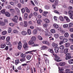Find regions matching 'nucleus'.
Segmentation results:
<instances>
[{"mask_svg": "<svg viewBox=\"0 0 73 73\" xmlns=\"http://www.w3.org/2000/svg\"><path fill=\"white\" fill-rule=\"evenodd\" d=\"M33 33L34 35H36V34L37 33V30H34L33 31Z\"/></svg>", "mask_w": 73, "mask_h": 73, "instance_id": "obj_25", "label": "nucleus"}, {"mask_svg": "<svg viewBox=\"0 0 73 73\" xmlns=\"http://www.w3.org/2000/svg\"><path fill=\"white\" fill-rule=\"evenodd\" d=\"M68 9H73V7L72 6H69L68 8Z\"/></svg>", "mask_w": 73, "mask_h": 73, "instance_id": "obj_63", "label": "nucleus"}, {"mask_svg": "<svg viewBox=\"0 0 73 73\" xmlns=\"http://www.w3.org/2000/svg\"><path fill=\"white\" fill-rule=\"evenodd\" d=\"M59 38L60 40H63V39H64V36H60Z\"/></svg>", "mask_w": 73, "mask_h": 73, "instance_id": "obj_48", "label": "nucleus"}, {"mask_svg": "<svg viewBox=\"0 0 73 73\" xmlns=\"http://www.w3.org/2000/svg\"><path fill=\"white\" fill-rule=\"evenodd\" d=\"M24 22V25H23V26L25 27H28V23H27V21H23Z\"/></svg>", "mask_w": 73, "mask_h": 73, "instance_id": "obj_5", "label": "nucleus"}, {"mask_svg": "<svg viewBox=\"0 0 73 73\" xmlns=\"http://www.w3.org/2000/svg\"><path fill=\"white\" fill-rule=\"evenodd\" d=\"M21 57H22V58H25V57H26V54H24L23 53H22L21 54Z\"/></svg>", "mask_w": 73, "mask_h": 73, "instance_id": "obj_26", "label": "nucleus"}, {"mask_svg": "<svg viewBox=\"0 0 73 73\" xmlns=\"http://www.w3.org/2000/svg\"><path fill=\"white\" fill-rule=\"evenodd\" d=\"M50 31L51 33H54L55 32H56V31H55V30L54 29H51L50 30Z\"/></svg>", "mask_w": 73, "mask_h": 73, "instance_id": "obj_30", "label": "nucleus"}, {"mask_svg": "<svg viewBox=\"0 0 73 73\" xmlns=\"http://www.w3.org/2000/svg\"><path fill=\"white\" fill-rule=\"evenodd\" d=\"M63 39V42H66L68 41V39L66 38H64Z\"/></svg>", "mask_w": 73, "mask_h": 73, "instance_id": "obj_47", "label": "nucleus"}, {"mask_svg": "<svg viewBox=\"0 0 73 73\" xmlns=\"http://www.w3.org/2000/svg\"><path fill=\"white\" fill-rule=\"evenodd\" d=\"M27 17H28V14L27 13H25L24 15V19L25 20H27Z\"/></svg>", "mask_w": 73, "mask_h": 73, "instance_id": "obj_11", "label": "nucleus"}, {"mask_svg": "<svg viewBox=\"0 0 73 73\" xmlns=\"http://www.w3.org/2000/svg\"><path fill=\"white\" fill-rule=\"evenodd\" d=\"M41 22H42V21L40 19H39L37 20V23L38 24L40 25L41 23Z\"/></svg>", "mask_w": 73, "mask_h": 73, "instance_id": "obj_28", "label": "nucleus"}, {"mask_svg": "<svg viewBox=\"0 0 73 73\" xmlns=\"http://www.w3.org/2000/svg\"><path fill=\"white\" fill-rule=\"evenodd\" d=\"M42 43L44 44L49 45V42L47 41H43L42 42Z\"/></svg>", "mask_w": 73, "mask_h": 73, "instance_id": "obj_12", "label": "nucleus"}, {"mask_svg": "<svg viewBox=\"0 0 73 73\" xmlns=\"http://www.w3.org/2000/svg\"><path fill=\"white\" fill-rule=\"evenodd\" d=\"M54 1V5H52V7L53 9H56V5H58V0H55Z\"/></svg>", "mask_w": 73, "mask_h": 73, "instance_id": "obj_1", "label": "nucleus"}, {"mask_svg": "<svg viewBox=\"0 0 73 73\" xmlns=\"http://www.w3.org/2000/svg\"><path fill=\"white\" fill-rule=\"evenodd\" d=\"M27 58L28 60H29L30 59H31V55H28L27 56Z\"/></svg>", "mask_w": 73, "mask_h": 73, "instance_id": "obj_32", "label": "nucleus"}, {"mask_svg": "<svg viewBox=\"0 0 73 73\" xmlns=\"http://www.w3.org/2000/svg\"><path fill=\"white\" fill-rule=\"evenodd\" d=\"M33 14L34 16H37V12H34L33 13Z\"/></svg>", "mask_w": 73, "mask_h": 73, "instance_id": "obj_55", "label": "nucleus"}, {"mask_svg": "<svg viewBox=\"0 0 73 73\" xmlns=\"http://www.w3.org/2000/svg\"><path fill=\"white\" fill-rule=\"evenodd\" d=\"M12 31V29L11 28H9L8 30V33H11V32Z\"/></svg>", "mask_w": 73, "mask_h": 73, "instance_id": "obj_51", "label": "nucleus"}, {"mask_svg": "<svg viewBox=\"0 0 73 73\" xmlns=\"http://www.w3.org/2000/svg\"><path fill=\"white\" fill-rule=\"evenodd\" d=\"M62 44H63V41L61 40L60 41L59 43V45H62Z\"/></svg>", "mask_w": 73, "mask_h": 73, "instance_id": "obj_61", "label": "nucleus"}, {"mask_svg": "<svg viewBox=\"0 0 73 73\" xmlns=\"http://www.w3.org/2000/svg\"><path fill=\"white\" fill-rule=\"evenodd\" d=\"M64 36H65V37H68L69 36V34L67 33H65L64 35Z\"/></svg>", "mask_w": 73, "mask_h": 73, "instance_id": "obj_39", "label": "nucleus"}, {"mask_svg": "<svg viewBox=\"0 0 73 73\" xmlns=\"http://www.w3.org/2000/svg\"><path fill=\"white\" fill-rule=\"evenodd\" d=\"M59 65L60 66H64L65 65V63L64 62H60L59 63Z\"/></svg>", "mask_w": 73, "mask_h": 73, "instance_id": "obj_14", "label": "nucleus"}, {"mask_svg": "<svg viewBox=\"0 0 73 73\" xmlns=\"http://www.w3.org/2000/svg\"><path fill=\"white\" fill-rule=\"evenodd\" d=\"M34 44V42L31 40L29 42V45H32V44Z\"/></svg>", "mask_w": 73, "mask_h": 73, "instance_id": "obj_18", "label": "nucleus"}, {"mask_svg": "<svg viewBox=\"0 0 73 73\" xmlns=\"http://www.w3.org/2000/svg\"><path fill=\"white\" fill-rule=\"evenodd\" d=\"M52 46H53V47H54V48H56L57 47V46H58V45L57 44H56V43H52Z\"/></svg>", "mask_w": 73, "mask_h": 73, "instance_id": "obj_16", "label": "nucleus"}, {"mask_svg": "<svg viewBox=\"0 0 73 73\" xmlns=\"http://www.w3.org/2000/svg\"><path fill=\"white\" fill-rule=\"evenodd\" d=\"M6 40L7 41H10V37L9 36H7Z\"/></svg>", "mask_w": 73, "mask_h": 73, "instance_id": "obj_35", "label": "nucleus"}, {"mask_svg": "<svg viewBox=\"0 0 73 73\" xmlns=\"http://www.w3.org/2000/svg\"><path fill=\"white\" fill-rule=\"evenodd\" d=\"M60 48L61 50H64V46L62 45H61L60 46Z\"/></svg>", "mask_w": 73, "mask_h": 73, "instance_id": "obj_37", "label": "nucleus"}, {"mask_svg": "<svg viewBox=\"0 0 73 73\" xmlns=\"http://www.w3.org/2000/svg\"><path fill=\"white\" fill-rule=\"evenodd\" d=\"M68 13L69 16L73 15V11L72 10L69 11H68Z\"/></svg>", "mask_w": 73, "mask_h": 73, "instance_id": "obj_4", "label": "nucleus"}, {"mask_svg": "<svg viewBox=\"0 0 73 73\" xmlns=\"http://www.w3.org/2000/svg\"><path fill=\"white\" fill-rule=\"evenodd\" d=\"M44 22L46 23H49L50 22L49 20L47 19H44Z\"/></svg>", "mask_w": 73, "mask_h": 73, "instance_id": "obj_22", "label": "nucleus"}, {"mask_svg": "<svg viewBox=\"0 0 73 73\" xmlns=\"http://www.w3.org/2000/svg\"><path fill=\"white\" fill-rule=\"evenodd\" d=\"M54 36L56 38H57L58 37H59V35H58L57 34H55L54 35Z\"/></svg>", "mask_w": 73, "mask_h": 73, "instance_id": "obj_40", "label": "nucleus"}, {"mask_svg": "<svg viewBox=\"0 0 73 73\" xmlns=\"http://www.w3.org/2000/svg\"><path fill=\"white\" fill-rule=\"evenodd\" d=\"M22 35H23V36H25L27 35V32L25 31H23L21 32Z\"/></svg>", "mask_w": 73, "mask_h": 73, "instance_id": "obj_8", "label": "nucleus"}, {"mask_svg": "<svg viewBox=\"0 0 73 73\" xmlns=\"http://www.w3.org/2000/svg\"><path fill=\"white\" fill-rule=\"evenodd\" d=\"M60 58L57 55L55 57V60L57 62H58V60H59Z\"/></svg>", "mask_w": 73, "mask_h": 73, "instance_id": "obj_10", "label": "nucleus"}, {"mask_svg": "<svg viewBox=\"0 0 73 73\" xmlns=\"http://www.w3.org/2000/svg\"><path fill=\"white\" fill-rule=\"evenodd\" d=\"M66 57L65 58L66 60H69L72 58V56H71V55L69 53H68L66 54Z\"/></svg>", "mask_w": 73, "mask_h": 73, "instance_id": "obj_2", "label": "nucleus"}, {"mask_svg": "<svg viewBox=\"0 0 73 73\" xmlns=\"http://www.w3.org/2000/svg\"><path fill=\"white\" fill-rule=\"evenodd\" d=\"M23 48L25 50L28 49V43H25L24 44Z\"/></svg>", "mask_w": 73, "mask_h": 73, "instance_id": "obj_3", "label": "nucleus"}, {"mask_svg": "<svg viewBox=\"0 0 73 73\" xmlns=\"http://www.w3.org/2000/svg\"><path fill=\"white\" fill-rule=\"evenodd\" d=\"M68 62L69 64H73V59H69L68 60Z\"/></svg>", "mask_w": 73, "mask_h": 73, "instance_id": "obj_7", "label": "nucleus"}, {"mask_svg": "<svg viewBox=\"0 0 73 73\" xmlns=\"http://www.w3.org/2000/svg\"><path fill=\"white\" fill-rule=\"evenodd\" d=\"M5 24L4 22H3V21H0V25L2 26L5 25Z\"/></svg>", "mask_w": 73, "mask_h": 73, "instance_id": "obj_21", "label": "nucleus"}, {"mask_svg": "<svg viewBox=\"0 0 73 73\" xmlns=\"http://www.w3.org/2000/svg\"><path fill=\"white\" fill-rule=\"evenodd\" d=\"M5 15L7 17H10V14L8 12H6L5 13Z\"/></svg>", "mask_w": 73, "mask_h": 73, "instance_id": "obj_13", "label": "nucleus"}, {"mask_svg": "<svg viewBox=\"0 0 73 73\" xmlns=\"http://www.w3.org/2000/svg\"><path fill=\"white\" fill-rule=\"evenodd\" d=\"M1 47L2 48H4L5 47V44H2L1 45Z\"/></svg>", "mask_w": 73, "mask_h": 73, "instance_id": "obj_38", "label": "nucleus"}, {"mask_svg": "<svg viewBox=\"0 0 73 73\" xmlns=\"http://www.w3.org/2000/svg\"><path fill=\"white\" fill-rule=\"evenodd\" d=\"M48 13V12L47 11H44L43 14V16H45Z\"/></svg>", "mask_w": 73, "mask_h": 73, "instance_id": "obj_41", "label": "nucleus"}, {"mask_svg": "<svg viewBox=\"0 0 73 73\" xmlns=\"http://www.w3.org/2000/svg\"><path fill=\"white\" fill-rule=\"evenodd\" d=\"M13 32L15 33H18V31H17V30H14L13 31Z\"/></svg>", "mask_w": 73, "mask_h": 73, "instance_id": "obj_62", "label": "nucleus"}, {"mask_svg": "<svg viewBox=\"0 0 73 73\" xmlns=\"http://www.w3.org/2000/svg\"><path fill=\"white\" fill-rule=\"evenodd\" d=\"M27 32L29 35H31V30L30 29H28L27 30Z\"/></svg>", "mask_w": 73, "mask_h": 73, "instance_id": "obj_44", "label": "nucleus"}, {"mask_svg": "<svg viewBox=\"0 0 73 73\" xmlns=\"http://www.w3.org/2000/svg\"><path fill=\"white\" fill-rule=\"evenodd\" d=\"M68 52V48H66L64 50V53L65 54H66Z\"/></svg>", "mask_w": 73, "mask_h": 73, "instance_id": "obj_19", "label": "nucleus"}, {"mask_svg": "<svg viewBox=\"0 0 73 73\" xmlns=\"http://www.w3.org/2000/svg\"><path fill=\"white\" fill-rule=\"evenodd\" d=\"M6 44L7 45H10V44H11V42H9V41H7L6 42Z\"/></svg>", "mask_w": 73, "mask_h": 73, "instance_id": "obj_57", "label": "nucleus"}, {"mask_svg": "<svg viewBox=\"0 0 73 73\" xmlns=\"http://www.w3.org/2000/svg\"><path fill=\"white\" fill-rule=\"evenodd\" d=\"M19 62H20L19 61V60L18 59L15 60V64L16 65H17V64H18Z\"/></svg>", "mask_w": 73, "mask_h": 73, "instance_id": "obj_31", "label": "nucleus"}, {"mask_svg": "<svg viewBox=\"0 0 73 73\" xmlns=\"http://www.w3.org/2000/svg\"><path fill=\"white\" fill-rule=\"evenodd\" d=\"M17 6L19 8H21V4L20 3H19L18 4Z\"/></svg>", "mask_w": 73, "mask_h": 73, "instance_id": "obj_50", "label": "nucleus"}, {"mask_svg": "<svg viewBox=\"0 0 73 73\" xmlns=\"http://www.w3.org/2000/svg\"><path fill=\"white\" fill-rule=\"evenodd\" d=\"M53 26L55 28H56V29H57L58 28V25L57 24H54L53 25Z\"/></svg>", "mask_w": 73, "mask_h": 73, "instance_id": "obj_15", "label": "nucleus"}, {"mask_svg": "<svg viewBox=\"0 0 73 73\" xmlns=\"http://www.w3.org/2000/svg\"><path fill=\"white\" fill-rule=\"evenodd\" d=\"M21 11L22 13H24L25 11V9H21Z\"/></svg>", "mask_w": 73, "mask_h": 73, "instance_id": "obj_58", "label": "nucleus"}, {"mask_svg": "<svg viewBox=\"0 0 73 73\" xmlns=\"http://www.w3.org/2000/svg\"><path fill=\"white\" fill-rule=\"evenodd\" d=\"M48 51L51 53H54V52L52 49H48Z\"/></svg>", "mask_w": 73, "mask_h": 73, "instance_id": "obj_27", "label": "nucleus"}, {"mask_svg": "<svg viewBox=\"0 0 73 73\" xmlns=\"http://www.w3.org/2000/svg\"><path fill=\"white\" fill-rule=\"evenodd\" d=\"M73 25V23H70L69 24V27H72Z\"/></svg>", "mask_w": 73, "mask_h": 73, "instance_id": "obj_43", "label": "nucleus"}, {"mask_svg": "<svg viewBox=\"0 0 73 73\" xmlns=\"http://www.w3.org/2000/svg\"><path fill=\"white\" fill-rule=\"evenodd\" d=\"M12 20L13 21L15 22V23H17V21L15 19H14V18L12 19Z\"/></svg>", "mask_w": 73, "mask_h": 73, "instance_id": "obj_49", "label": "nucleus"}, {"mask_svg": "<svg viewBox=\"0 0 73 73\" xmlns=\"http://www.w3.org/2000/svg\"><path fill=\"white\" fill-rule=\"evenodd\" d=\"M70 48L71 50H73V45H72L70 46Z\"/></svg>", "mask_w": 73, "mask_h": 73, "instance_id": "obj_64", "label": "nucleus"}, {"mask_svg": "<svg viewBox=\"0 0 73 73\" xmlns=\"http://www.w3.org/2000/svg\"><path fill=\"white\" fill-rule=\"evenodd\" d=\"M69 72H70V70L68 69H67L65 71L66 73H69Z\"/></svg>", "mask_w": 73, "mask_h": 73, "instance_id": "obj_56", "label": "nucleus"}, {"mask_svg": "<svg viewBox=\"0 0 73 73\" xmlns=\"http://www.w3.org/2000/svg\"><path fill=\"white\" fill-rule=\"evenodd\" d=\"M63 27L64 28H66L68 27V25L67 24H64L63 25Z\"/></svg>", "mask_w": 73, "mask_h": 73, "instance_id": "obj_24", "label": "nucleus"}, {"mask_svg": "<svg viewBox=\"0 0 73 73\" xmlns=\"http://www.w3.org/2000/svg\"><path fill=\"white\" fill-rule=\"evenodd\" d=\"M22 47V46H21V45H19L17 46L18 49L19 50H21V49Z\"/></svg>", "mask_w": 73, "mask_h": 73, "instance_id": "obj_36", "label": "nucleus"}, {"mask_svg": "<svg viewBox=\"0 0 73 73\" xmlns=\"http://www.w3.org/2000/svg\"><path fill=\"white\" fill-rule=\"evenodd\" d=\"M6 34H7V32L6 31H3L2 33V35H5Z\"/></svg>", "mask_w": 73, "mask_h": 73, "instance_id": "obj_46", "label": "nucleus"}, {"mask_svg": "<svg viewBox=\"0 0 73 73\" xmlns=\"http://www.w3.org/2000/svg\"><path fill=\"white\" fill-rule=\"evenodd\" d=\"M44 8L46 9H49V7L48 5H46L44 6Z\"/></svg>", "mask_w": 73, "mask_h": 73, "instance_id": "obj_42", "label": "nucleus"}, {"mask_svg": "<svg viewBox=\"0 0 73 73\" xmlns=\"http://www.w3.org/2000/svg\"><path fill=\"white\" fill-rule=\"evenodd\" d=\"M48 25L46 24H45L43 25V27H44V28H46V27H48Z\"/></svg>", "mask_w": 73, "mask_h": 73, "instance_id": "obj_53", "label": "nucleus"}, {"mask_svg": "<svg viewBox=\"0 0 73 73\" xmlns=\"http://www.w3.org/2000/svg\"><path fill=\"white\" fill-rule=\"evenodd\" d=\"M37 37L38 38V39L39 40H42V37L40 35H38V36H37Z\"/></svg>", "mask_w": 73, "mask_h": 73, "instance_id": "obj_20", "label": "nucleus"}, {"mask_svg": "<svg viewBox=\"0 0 73 73\" xmlns=\"http://www.w3.org/2000/svg\"><path fill=\"white\" fill-rule=\"evenodd\" d=\"M36 50H32L31 51H27L25 52V54H28V53H31V52H36Z\"/></svg>", "mask_w": 73, "mask_h": 73, "instance_id": "obj_29", "label": "nucleus"}, {"mask_svg": "<svg viewBox=\"0 0 73 73\" xmlns=\"http://www.w3.org/2000/svg\"><path fill=\"white\" fill-rule=\"evenodd\" d=\"M5 9H3L1 11V13L3 14H5Z\"/></svg>", "mask_w": 73, "mask_h": 73, "instance_id": "obj_34", "label": "nucleus"}, {"mask_svg": "<svg viewBox=\"0 0 73 73\" xmlns=\"http://www.w3.org/2000/svg\"><path fill=\"white\" fill-rule=\"evenodd\" d=\"M25 60H26V59H25V58H22L20 59L21 61H22V62L25 61Z\"/></svg>", "mask_w": 73, "mask_h": 73, "instance_id": "obj_52", "label": "nucleus"}, {"mask_svg": "<svg viewBox=\"0 0 73 73\" xmlns=\"http://www.w3.org/2000/svg\"><path fill=\"white\" fill-rule=\"evenodd\" d=\"M54 12L55 13H57V14H59V12H58V11L56 10H54Z\"/></svg>", "mask_w": 73, "mask_h": 73, "instance_id": "obj_59", "label": "nucleus"}, {"mask_svg": "<svg viewBox=\"0 0 73 73\" xmlns=\"http://www.w3.org/2000/svg\"><path fill=\"white\" fill-rule=\"evenodd\" d=\"M30 40L33 42H34V41H36V37L35 36H32Z\"/></svg>", "mask_w": 73, "mask_h": 73, "instance_id": "obj_6", "label": "nucleus"}, {"mask_svg": "<svg viewBox=\"0 0 73 73\" xmlns=\"http://www.w3.org/2000/svg\"><path fill=\"white\" fill-rule=\"evenodd\" d=\"M58 50H59V48L58 47H55L54 48L55 53H58Z\"/></svg>", "mask_w": 73, "mask_h": 73, "instance_id": "obj_9", "label": "nucleus"}, {"mask_svg": "<svg viewBox=\"0 0 73 73\" xmlns=\"http://www.w3.org/2000/svg\"><path fill=\"white\" fill-rule=\"evenodd\" d=\"M59 19L60 20V21H63L64 20V18H63V17L61 16L59 17Z\"/></svg>", "mask_w": 73, "mask_h": 73, "instance_id": "obj_23", "label": "nucleus"}, {"mask_svg": "<svg viewBox=\"0 0 73 73\" xmlns=\"http://www.w3.org/2000/svg\"><path fill=\"white\" fill-rule=\"evenodd\" d=\"M66 44V48H67L68 47H69V45H70V44H69V43H67L65 44Z\"/></svg>", "mask_w": 73, "mask_h": 73, "instance_id": "obj_45", "label": "nucleus"}, {"mask_svg": "<svg viewBox=\"0 0 73 73\" xmlns=\"http://www.w3.org/2000/svg\"><path fill=\"white\" fill-rule=\"evenodd\" d=\"M39 45L38 44H35L32 45V47H34V46H38Z\"/></svg>", "mask_w": 73, "mask_h": 73, "instance_id": "obj_33", "label": "nucleus"}, {"mask_svg": "<svg viewBox=\"0 0 73 73\" xmlns=\"http://www.w3.org/2000/svg\"><path fill=\"white\" fill-rule=\"evenodd\" d=\"M14 18L16 19V20H18L19 19V18H18V16L17 15H15L14 17Z\"/></svg>", "mask_w": 73, "mask_h": 73, "instance_id": "obj_54", "label": "nucleus"}, {"mask_svg": "<svg viewBox=\"0 0 73 73\" xmlns=\"http://www.w3.org/2000/svg\"><path fill=\"white\" fill-rule=\"evenodd\" d=\"M10 11L11 12H12V13H14V12H15V10L13 9H10Z\"/></svg>", "mask_w": 73, "mask_h": 73, "instance_id": "obj_60", "label": "nucleus"}, {"mask_svg": "<svg viewBox=\"0 0 73 73\" xmlns=\"http://www.w3.org/2000/svg\"><path fill=\"white\" fill-rule=\"evenodd\" d=\"M47 47L45 46H43L41 47V49L42 50H44L45 49H46Z\"/></svg>", "mask_w": 73, "mask_h": 73, "instance_id": "obj_17", "label": "nucleus"}]
</instances>
